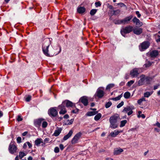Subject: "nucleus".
Segmentation results:
<instances>
[{
	"label": "nucleus",
	"mask_w": 160,
	"mask_h": 160,
	"mask_svg": "<svg viewBox=\"0 0 160 160\" xmlns=\"http://www.w3.org/2000/svg\"><path fill=\"white\" fill-rule=\"evenodd\" d=\"M66 107L68 108H71L73 109L74 108H75V105L74 103H73L71 101L68 100H66L63 101L62 104L59 105L58 108L57 107L51 108L49 110H56L57 109H60V110H65Z\"/></svg>",
	"instance_id": "f257e3e1"
},
{
	"label": "nucleus",
	"mask_w": 160,
	"mask_h": 160,
	"mask_svg": "<svg viewBox=\"0 0 160 160\" xmlns=\"http://www.w3.org/2000/svg\"><path fill=\"white\" fill-rule=\"evenodd\" d=\"M121 119L119 115L115 114L111 116L109 119V122L110 123V127L115 129L118 127V122Z\"/></svg>",
	"instance_id": "f03ea898"
},
{
	"label": "nucleus",
	"mask_w": 160,
	"mask_h": 160,
	"mask_svg": "<svg viewBox=\"0 0 160 160\" xmlns=\"http://www.w3.org/2000/svg\"><path fill=\"white\" fill-rule=\"evenodd\" d=\"M50 44V40L48 39H45L43 41L42 45V51L44 54L47 56H51L52 55L50 54V52H49L48 50V47Z\"/></svg>",
	"instance_id": "7ed1b4c3"
},
{
	"label": "nucleus",
	"mask_w": 160,
	"mask_h": 160,
	"mask_svg": "<svg viewBox=\"0 0 160 160\" xmlns=\"http://www.w3.org/2000/svg\"><path fill=\"white\" fill-rule=\"evenodd\" d=\"M132 28L133 27L131 26H128L124 28L121 30V34L125 37L126 34L132 31Z\"/></svg>",
	"instance_id": "20e7f679"
},
{
	"label": "nucleus",
	"mask_w": 160,
	"mask_h": 160,
	"mask_svg": "<svg viewBox=\"0 0 160 160\" xmlns=\"http://www.w3.org/2000/svg\"><path fill=\"white\" fill-rule=\"evenodd\" d=\"M82 134L81 132H79L77 133L72 139L71 141L72 143L74 144L77 143Z\"/></svg>",
	"instance_id": "39448f33"
},
{
	"label": "nucleus",
	"mask_w": 160,
	"mask_h": 160,
	"mask_svg": "<svg viewBox=\"0 0 160 160\" xmlns=\"http://www.w3.org/2000/svg\"><path fill=\"white\" fill-rule=\"evenodd\" d=\"M150 45V43L148 41H145L142 42L139 46V49L141 51H143L148 48Z\"/></svg>",
	"instance_id": "423d86ee"
},
{
	"label": "nucleus",
	"mask_w": 160,
	"mask_h": 160,
	"mask_svg": "<svg viewBox=\"0 0 160 160\" xmlns=\"http://www.w3.org/2000/svg\"><path fill=\"white\" fill-rule=\"evenodd\" d=\"M104 94L103 91L99 88L97 89L94 96L95 98L97 97L99 98H101L103 96Z\"/></svg>",
	"instance_id": "0eeeda50"
},
{
	"label": "nucleus",
	"mask_w": 160,
	"mask_h": 160,
	"mask_svg": "<svg viewBox=\"0 0 160 160\" xmlns=\"http://www.w3.org/2000/svg\"><path fill=\"white\" fill-rule=\"evenodd\" d=\"M139 69L138 68H135L132 70L130 73V75L132 78L137 77L139 74Z\"/></svg>",
	"instance_id": "6e6552de"
},
{
	"label": "nucleus",
	"mask_w": 160,
	"mask_h": 160,
	"mask_svg": "<svg viewBox=\"0 0 160 160\" xmlns=\"http://www.w3.org/2000/svg\"><path fill=\"white\" fill-rule=\"evenodd\" d=\"M8 150L9 152L12 154L16 152L17 147L13 144L10 143L9 146Z\"/></svg>",
	"instance_id": "1a4fd4ad"
},
{
	"label": "nucleus",
	"mask_w": 160,
	"mask_h": 160,
	"mask_svg": "<svg viewBox=\"0 0 160 160\" xmlns=\"http://www.w3.org/2000/svg\"><path fill=\"white\" fill-rule=\"evenodd\" d=\"M79 102H81L85 106H87L88 104V98L86 96L82 97L80 98Z\"/></svg>",
	"instance_id": "9d476101"
},
{
	"label": "nucleus",
	"mask_w": 160,
	"mask_h": 160,
	"mask_svg": "<svg viewBox=\"0 0 160 160\" xmlns=\"http://www.w3.org/2000/svg\"><path fill=\"white\" fill-rule=\"evenodd\" d=\"M44 119L42 118H39L34 120V124L37 127H39L41 122L44 121Z\"/></svg>",
	"instance_id": "9b49d317"
},
{
	"label": "nucleus",
	"mask_w": 160,
	"mask_h": 160,
	"mask_svg": "<svg viewBox=\"0 0 160 160\" xmlns=\"http://www.w3.org/2000/svg\"><path fill=\"white\" fill-rule=\"evenodd\" d=\"M132 18V15H130L128 17L125 18L122 20V24H128L129 23L130 21L131 20Z\"/></svg>",
	"instance_id": "f8f14e48"
},
{
	"label": "nucleus",
	"mask_w": 160,
	"mask_h": 160,
	"mask_svg": "<svg viewBox=\"0 0 160 160\" xmlns=\"http://www.w3.org/2000/svg\"><path fill=\"white\" fill-rule=\"evenodd\" d=\"M132 21L133 22L135 23L137 26L141 27L142 25V23L136 17H134L132 19Z\"/></svg>",
	"instance_id": "ddd939ff"
},
{
	"label": "nucleus",
	"mask_w": 160,
	"mask_h": 160,
	"mask_svg": "<svg viewBox=\"0 0 160 160\" xmlns=\"http://www.w3.org/2000/svg\"><path fill=\"white\" fill-rule=\"evenodd\" d=\"M133 32L137 35H139L142 32V29L141 28H136L133 30Z\"/></svg>",
	"instance_id": "4468645a"
},
{
	"label": "nucleus",
	"mask_w": 160,
	"mask_h": 160,
	"mask_svg": "<svg viewBox=\"0 0 160 160\" xmlns=\"http://www.w3.org/2000/svg\"><path fill=\"white\" fill-rule=\"evenodd\" d=\"M122 130H115L114 132H112L110 133V135L112 137H115L119 133L122 132Z\"/></svg>",
	"instance_id": "2eb2a0df"
},
{
	"label": "nucleus",
	"mask_w": 160,
	"mask_h": 160,
	"mask_svg": "<svg viewBox=\"0 0 160 160\" xmlns=\"http://www.w3.org/2000/svg\"><path fill=\"white\" fill-rule=\"evenodd\" d=\"M35 145L38 146H39L41 143H42V146L44 145L45 144V143L43 142L41 138H38L35 141Z\"/></svg>",
	"instance_id": "dca6fc26"
},
{
	"label": "nucleus",
	"mask_w": 160,
	"mask_h": 160,
	"mask_svg": "<svg viewBox=\"0 0 160 160\" xmlns=\"http://www.w3.org/2000/svg\"><path fill=\"white\" fill-rule=\"evenodd\" d=\"M158 55V52L157 50H153L150 52V55L152 58H155Z\"/></svg>",
	"instance_id": "f3484780"
},
{
	"label": "nucleus",
	"mask_w": 160,
	"mask_h": 160,
	"mask_svg": "<svg viewBox=\"0 0 160 160\" xmlns=\"http://www.w3.org/2000/svg\"><path fill=\"white\" fill-rule=\"evenodd\" d=\"M73 133V131L70 130L67 134L64 136L63 138L64 141H66L71 137Z\"/></svg>",
	"instance_id": "a211bd4d"
},
{
	"label": "nucleus",
	"mask_w": 160,
	"mask_h": 160,
	"mask_svg": "<svg viewBox=\"0 0 160 160\" xmlns=\"http://www.w3.org/2000/svg\"><path fill=\"white\" fill-rule=\"evenodd\" d=\"M48 114L51 117H55L58 114L57 111H48Z\"/></svg>",
	"instance_id": "6ab92c4d"
},
{
	"label": "nucleus",
	"mask_w": 160,
	"mask_h": 160,
	"mask_svg": "<svg viewBox=\"0 0 160 160\" xmlns=\"http://www.w3.org/2000/svg\"><path fill=\"white\" fill-rule=\"evenodd\" d=\"M123 151V150L122 148H117L114 150L113 153L114 155H118Z\"/></svg>",
	"instance_id": "aec40b11"
},
{
	"label": "nucleus",
	"mask_w": 160,
	"mask_h": 160,
	"mask_svg": "<svg viewBox=\"0 0 160 160\" xmlns=\"http://www.w3.org/2000/svg\"><path fill=\"white\" fill-rule=\"evenodd\" d=\"M98 112H96L94 111H92L88 112L86 113V115L88 116H91L95 115Z\"/></svg>",
	"instance_id": "412c9836"
},
{
	"label": "nucleus",
	"mask_w": 160,
	"mask_h": 160,
	"mask_svg": "<svg viewBox=\"0 0 160 160\" xmlns=\"http://www.w3.org/2000/svg\"><path fill=\"white\" fill-rule=\"evenodd\" d=\"M61 130H62L61 128H59L57 130H55L53 135L56 137L58 136L61 133Z\"/></svg>",
	"instance_id": "4be33fe9"
},
{
	"label": "nucleus",
	"mask_w": 160,
	"mask_h": 160,
	"mask_svg": "<svg viewBox=\"0 0 160 160\" xmlns=\"http://www.w3.org/2000/svg\"><path fill=\"white\" fill-rule=\"evenodd\" d=\"M77 10L79 13L82 14L85 12V9L83 7H80L78 8Z\"/></svg>",
	"instance_id": "5701e85b"
},
{
	"label": "nucleus",
	"mask_w": 160,
	"mask_h": 160,
	"mask_svg": "<svg viewBox=\"0 0 160 160\" xmlns=\"http://www.w3.org/2000/svg\"><path fill=\"white\" fill-rule=\"evenodd\" d=\"M145 78L144 77H142L139 80L138 82V84L139 86H141L143 84V82L145 80Z\"/></svg>",
	"instance_id": "b1692460"
},
{
	"label": "nucleus",
	"mask_w": 160,
	"mask_h": 160,
	"mask_svg": "<svg viewBox=\"0 0 160 160\" xmlns=\"http://www.w3.org/2000/svg\"><path fill=\"white\" fill-rule=\"evenodd\" d=\"M153 92H147L144 93V97H145L148 98L151 96L152 93Z\"/></svg>",
	"instance_id": "393cba45"
},
{
	"label": "nucleus",
	"mask_w": 160,
	"mask_h": 160,
	"mask_svg": "<svg viewBox=\"0 0 160 160\" xmlns=\"http://www.w3.org/2000/svg\"><path fill=\"white\" fill-rule=\"evenodd\" d=\"M153 63V62H150V61H148L144 65V66L145 68H148L150 67L151 65Z\"/></svg>",
	"instance_id": "a878e982"
},
{
	"label": "nucleus",
	"mask_w": 160,
	"mask_h": 160,
	"mask_svg": "<svg viewBox=\"0 0 160 160\" xmlns=\"http://www.w3.org/2000/svg\"><path fill=\"white\" fill-rule=\"evenodd\" d=\"M131 94L128 92H125L124 94V97L125 98L128 99L130 98Z\"/></svg>",
	"instance_id": "bb28decb"
},
{
	"label": "nucleus",
	"mask_w": 160,
	"mask_h": 160,
	"mask_svg": "<svg viewBox=\"0 0 160 160\" xmlns=\"http://www.w3.org/2000/svg\"><path fill=\"white\" fill-rule=\"evenodd\" d=\"M26 155V154L22 152H19V157L20 159H21L24 157Z\"/></svg>",
	"instance_id": "cd10ccee"
},
{
	"label": "nucleus",
	"mask_w": 160,
	"mask_h": 160,
	"mask_svg": "<svg viewBox=\"0 0 160 160\" xmlns=\"http://www.w3.org/2000/svg\"><path fill=\"white\" fill-rule=\"evenodd\" d=\"M122 93L121 95L118 96V97L116 98H113L112 99L115 101H118L120 99L121 97H122Z\"/></svg>",
	"instance_id": "c85d7f7f"
},
{
	"label": "nucleus",
	"mask_w": 160,
	"mask_h": 160,
	"mask_svg": "<svg viewBox=\"0 0 160 160\" xmlns=\"http://www.w3.org/2000/svg\"><path fill=\"white\" fill-rule=\"evenodd\" d=\"M102 115L101 113H99L96 115L94 117V119L96 121H98L99 120L101 117Z\"/></svg>",
	"instance_id": "c756f323"
},
{
	"label": "nucleus",
	"mask_w": 160,
	"mask_h": 160,
	"mask_svg": "<svg viewBox=\"0 0 160 160\" xmlns=\"http://www.w3.org/2000/svg\"><path fill=\"white\" fill-rule=\"evenodd\" d=\"M127 122V121L126 120L122 121L121 122L120 127H124Z\"/></svg>",
	"instance_id": "7c9ffc66"
},
{
	"label": "nucleus",
	"mask_w": 160,
	"mask_h": 160,
	"mask_svg": "<svg viewBox=\"0 0 160 160\" xmlns=\"http://www.w3.org/2000/svg\"><path fill=\"white\" fill-rule=\"evenodd\" d=\"M73 121H74L73 119H72L70 120H68L67 121V122H66L65 124L67 125H71L72 124Z\"/></svg>",
	"instance_id": "2f4dec72"
},
{
	"label": "nucleus",
	"mask_w": 160,
	"mask_h": 160,
	"mask_svg": "<svg viewBox=\"0 0 160 160\" xmlns=\"http://www.w3.org/2000/svg\"><path fill=\"white\" fill-rule=\"evenodd\" d=\"M97 9H92L90 12V14L92 16L94 15L97 12Z\"/></svg>",
	"instance_id": "473e14b6"
},
{
	"label": "nucleus",
	"mask_w": 160,
	"mask_h": 160,
	"mask_svg": "<svg viewBox=\"0 0 160 160\" xmlns=\"http://www.w3.org/2000/svg\"><path fill=\"white\" fill-rule=\"evenodd\" d=\"M143 101H146V100L144 98L142 97L138 101V103L139 104H140Z\"/></svg>",
	"instance_id": "72a5a7b5"
},
{
	"label": "nucleus",
	"mask_w": 160,
	"mask_h": 160,
	"mask_svg": "<svg viewBox=\"0 0 160 160\" xmlns=\"http://www.w3.org/2000/svg\"><path fill=\"white\" fill-rule=\"evenodd\" d=\"M42 127L43 128H46L48 125V123L47 122L43 121L42 122Z\"/></svg>",
	"instance_id": "f704fd0d"
},
{
	"label": "nucleus",
	"mask_w": 160,
	"mask_h": 160,
	"mask_svg": "<svg viewBox=\"0 0 160 160\" xmlns=\"http://www.w3.org/2000/svg\"><path fill=\"white\" fill-rule=\"evenodd\" d=\"M114 86V84H110L109 85H108L107 87H106V89L108 90L109 89H110L113 87Z\"/></svg>",
	"instance_id": "c9c22d12"
},
{
	"label": "nucleus",
	"mask_w": 160,
	"mask_h": 160,
	"mask_svg": "<svg viewBox=\"0 0 160 160\" xmlns=\"http://www.w3.org/2000/svg\"><path fill=\"white\" fill-rule=\"evenodd\" d=\"M112 14L116 15L120 13V11L119 10H113L112 11Z\"/></svg>",
	"instance_id": "e433bc0d"
},
{
	"label": "nucleus",
	"mask_w": 160,
	"mask_h": 160,
	"mask_svg": "<svg viewBox=\"0 0 160 160\" xmlns=\"http://www.w3.org/2000/svg\"><path fill=\"white\" fill-rule=\"evenodd\" d=\"M112 104V103L111 102H107L105 105L106 108H108Z\"/></svg>",
	"instance_id": "4c0bfd02"
},
{
	"label": "nucleus",
	"mask_w": 160,
	"mask_h": 160,
	"mask_svg": "<svg viewBox=\"0 0 160 160\" xmlns=\"http://www.w3.org/2000/svg\"><path fill=\"white\" fill-rule=\"evenodd\" d=\"M134 82L133 80H131L128 82L127 83V86H130Z\"/></svg>",
	"instance_id": "58836bf2"
},
{
	"label": "nucleus",
	"mask_w": 160,
	"mask_h": 160,
	"mask_svg": "<svg viewBox=\"0 0 160 160\" xmlns=\"http://www.w3.org/2000/svg\"><path fill=\"white\" fill-rule=\"evenodd\" d=\"M124 104V102L123 101H122L120 103H119L117 106V108H119L122 106Z\"/></svg>",
	"instance_id": "ea45409f"
},
{
	"label": "nucleus",
	"mask_w": 160,
	"mask_h": 160,
	"mask_svg": "<svg viewBox=\"0 0 160 160\" xmlns=\"http://www.w3.org/2000/svg\"><path fill=\"white\" fill-rule=\"evenodd\" d=\"M115 23L116 24H122V19L118 20L116 21Z\"/></svg>",
	"instance_id": "a19ab883"
},
{
	"label": "nucleus",
	"mask_w": 160,
	"mask_h": 160,
	"mask_svg": "<svg viewBox=\"0 0 160 160\" xmlns=\"http://www.w3.org/2000/svg\"><path fill=\"white\" fill-rule=\"evenodd\" d=\"M31 97L30 96H28L25 99V100L27 102H29L31 100Z\"/></svg>",
	"instance_id": "79ce46f5"
},
{
	"label": "nucleus",
	"mask_w": 160,
	"mask_h": 160,
	"mask_svg": "<svg viewBox=\"0 0 160 160\" xmlns=\"http://www.w3.org/2000/svg\"><path fill=\"white\" fill-rule=\"evenodd\" d=\"M95 5L96 7H97L101 6V4L100 2H97L95 3Z\"/></svg>",
	"instance_id": "37998d69"
},
{
	"label": "nucleus",
	"mask_w": 160,
	"mask_h": 160,
	"mask_svg": "<svg viewBox=\"0 0 160 160\" xmlns=\"http://www.w3.org/2000/svg\"><path fill=\"white\" fill-rule=\"evenodd\" d=\"M54 151L56 153H58L59 151V149L58 147H56L54 150Z\"/></svg>",
	"instance_id": "c03bdc74"
},
{
	"label": "nucleus",
	"mask_w": 160,
	"mask_h": 160,
	"mask_svg": "<svg viewBox=\"0 0 160 160\" xmlns=\"http://www.w3.org/2000/svg\"><path fill=\"white\" fill-rule=\"evenodd\" d=\"M17 141L18 143H20L21 142V138L20 137H18L17 138Z\"/></svg>",
	"instance_id": "a18cd8bd"
},
{
	"label": "nucleus",
	"mask_w": 160,
	"mask_h": 160,
	"mask_svg": "<svg viewBox=\"0 0 160 160\" xmlns=\"http://www.w3.org/2000/svg\"><path fill=\"white\" fill-rule=\"evenodd\" d=\"M133 108H131L129 106H127L126 108H125L123 110H132Z\"/></svg>",
	"instance_id": "49530a36"
},
{
	"label": "nucleus",
	"mask_w": 160,
	"mask_h": 160,
	"mask_svg": "<svg viewBox=\"0 0 160 160\" xmlns=\"http://www.w3.org/2000/svg\"><path fill=\"white\" fill-rule=\"evenodd\" d=\"M136 14L137 16V17L138 18H140L141 16V14L138 11H137L136 12Z\"/></svg>",
	"instance_id": "de8ad7c7"
},
{
	"label": "nucleus",
	"mask_w": 160,
	"mask_h": 160,
	"mask_svg": "<svg viewBox=\"0 0 160 160\" xmlns=\"http://www.w3.org/2000/svg\"><path fill=\"white\" fill-rule=\"evenodd\" d=\"M154 126H157L158 128H160V123L158 122H157L153 125Z\"/></svg>",
	"instance_id": "09e8293b"
},
{
	"label": "nucleus",
	"mask_w": 160,
	"mask_h": 160,
	"mask_svg": "<svg viewBox=\"0 0 160 160\" xmlns=\"http://www.w3.org/2000/svg\"><path fill=\"white\" fill-rule=\"evenodd\" d=\"M22 120V119L21 118V116H20L19 115L18 116V118H17V120L18 121H21Z\"/></svg>",
	"instance_id": "8fccbe9b"
},
{
	"label": "nucleus",
	"mask_w": 160,
	"mask_h": 160,
	"mask_svg": "<svg viewBox=\"0 0 160 160\" xmlns=\"http://www.w3.org/2000/svg\"><path fill=\"white\" fill-rule=\"evenodd\" d=\"M26 143L28 145L29 148H31L32 147V145L29 142H27Z\"/></svg>",
	"instance_id": "3c124183"
},
{
	"label": "nucleus",
	"mask_w": 160,
	"mask_h": 160,
	"mask_svg": "<svg viewBox=\"0 0 160 160\" xmlns=\"http://www.w3.org/2000/svg\"><path fill=\"white\" fill-rule=\"evenodd\" d=\"M141 113L142 112L140 111H139L138 112L137 115L138 118H140V117H141Z\"/></svg>",
	"instance_id": "603ef678"
},
{
	"label": "nucleus",
	"mask_w": 160,
	"mask_h": 160,
	"mask_svg": "<svg viewBox=\"0 0 160 160\" xmlns=\"http://www.w3.org/2000/svg\"><path fill=\"white\" fill-rule=\"evenodd\" d=\"M67 111H60L59 112L60 114H64Z\"/></svg>",
	"instance_id": "864d4df0"
},
{
	"label": "nucleus",
	"mask_w": 160,
	"mask_h": 160,
	"mask_svg": "<svg viewBox=\"0 0 160 160\" xmlns=\"http://www.w3.org/2000/svg\"><path fill=\"white\" fill-rule=\"evenodd\" d=\"M59 147H60V149L61 150H62L64 148L63 145L62 144H60L59 145Z\"/></svg>",
	"instance_id": "5fc2aeb1"
},
{
	"label": "nucleus",
	"mask_w": 160,
	"mask_h": 160,
	"mask_svg": "<svg viewBox=\"0 0 160 160\" xmlns=\"http://www.w3.org/2000/svg\"><path fill=\"white\" fill-rule=\"evenodd\" d=\"M28 133V132H25L22 133L23 136H25Z\"/></svg>",
	"instance_id": "6e6d98bb"
},
{
	"label": "nucleus",
	"mask_w": 160,
	"mask_h": 160,
	"mask_svg": "<svg viewBox=\"0 0 160 160\" xmlns=\"http://www.w3.org/2000/svg\"><path fill=\"white\" fill-rule=\"evenodd\" d=\"M69 116V115L68 114H66L65 115L64 117H63V118H68Z\"/></svg>",
	"instance_id": "4d7b16f0"
},
{
	"label": "nucleus",
	"mask_w": 160,
	"mask_h": 160,
	"mask_svg": "<svg viewBox=\"0 0 160 160\" xmlns=\"http://www.w3.org/2000/svg\"><path fill=\"white\" fill-rule=\"evenodd\" d=\"M72 113L77 114L78 113V111H72Z\"/></svg>",
	"instance_id": "13d9d810"
},
{
	"label": "nucleus",
	"mask_w": 160,
	"mask_h": 160,
	"mask_svg": "<svg viewBox=\"0 0 160 160\" xmlns=\"http://www.w3.org/2000/svg\"><path fill=\"white\" fill-rule=\"evenodd\" d=\"M132 113V111H130L128 113V115H131Z\"/></svg>",
	"instance_id": "bf43d9fd"
},
{
	"label": "nucleus",
	"mask_w": 160,
	"mask_h": 160,
	"mask_svg": "<svg viewBox=\"0 0 160 160\" xmlns=\"http://www.w3.org/2000/svg\"><path fill=\"white\" fill-rule=\"evenodd\" d=\"M27 143L26 142L25 143L24 145H23V148H24V149H26V148H27Z\"/></svg>",
	"instance_id": "052dcab7"
},
{
	"label": "nucleus",
	"mask_w": 160,
	"mask_h": 160,
	"mask_svg": "<svg viewBox=\"0 0 160 160\" xmlns=\"http://www.w3.org/2000/svg\"><path fill=\"white\" fill-rule=\"evenodd\" d=\"M141 117H142V118H144L145 116L144 114H141Z\"/></svg>",
	"instance_id": "680f3d73"
},
{
	"label": "nucleus",
	"mask_w": 160,
	"mask_h": 160,
	"mask_svg": "<svg viewBox=\"0 0 160 160\" xmlns=\"http://www.w3.org/2000/svg\"><path fill=\"white\" fill-rule=\"evenodd\" d=\"M28 160H32V157L31 156H29L28 158Z\"/></svg>",
	"instance_id": "e2e57ef3"
},
{
	"label": "nucleus",
	"mask_w": 160,
	"mask_h": 160,
	"mask_svg": "<svg viewBox=\"0 0 160 160\" xmlns=\"http://www.w3.org/2000/svg\"><path fill=\"white\" fill-rule=\"evenodd\" d=\"M158 87V86L157 85L155 86L154 87V89L156 90V89H157Z\"/></svg>",
	"instance_id": "0e129e2a"
},
{
	"label": "nucleus",
	"mask_w": 160,
	"mask_h": 160,
	"mask_svg": "<svg viewBox=\"0 0 160 160\" xmlns=\"http://www.w3.org/2000/svg\"><path fill=\"white\" fill-rule=\"evenodd\" d=\"M124 85V82H122L120 83V85L121 86H123Z\"/></svg>",
	"instance_id": "69168bd1"
},
{
	"label": "nucleus",
	"mask_w": 160,
	"mask_h": 160,
	"mask_svg": "<svg viewBox=\"0 0 160 160\" xmlns=\"http://www.w3.org/2000/svg\"><path fill=\"white\" fill-rule=\"evenodd\" d=\"M109 8L111 9H113V7L112 5H110L109 7Z\"/></svg>",
	"instance_id": "338daca9"
},
{
	"label": "nucleus",
	"mask_w": 160,
	"mask_h": 160,
	"mask_svg": "<svg viewBox=\"0 0 160 160\" xmlns=\"http://www.w3.org/2000/svg\"><path fill=\"white\" fill-rule=\"evenodd\" d=\"M106 160H113L112 158H106Z\"/></svg>",
	"instance_id": "774afa93"
}]
</instances>
